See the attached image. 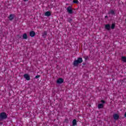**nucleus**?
<instances>
[{
	"instance_id": "nucleus-23",
	"label": "nucleus",
	"mask_w": 126,
	"mask_h": 126,
	"mask_svg": "<svg viewBox=\"0 0 126 126\" xmlns=\"http://www.w3.org/2000/svg\"><path fill=\"white\" fill-rule=\"evenodd\" d=\"M40 76H40V75H37L35 76V78L36 79H37L40 78Z\"/></svg>"
},
{
	"instance_id": "nucleus-9",
	"label": "nucleus",
	"mask_w": 126,
	"mask_h": 126,
	"mask_svg": "<svg viewBox=\"0 0 126 126\" xmlns=\"http://www.w3.org/2000/svg\"><path fill=\"white\" fill-rule=\"evenodd\" d=\"M108 14H111V15H116V12L114 10H110L108 13Z\"/></svg>"
},
{
	"instance_id": "nucleus-15",
	"label": "nucleus",
	"mask_w": 126,
	"mask_h": 126,
	"mask_svg": "<svg viewBox=\"0 0 126 126\" xmlns=\"http://www.w3.org/2000/svg\"><path fill=\"white\" fill-rule=\"evenodd\" d=\"M77 125V122L76 121V119H74L72 121V126H75Z\"/></svg>"
},
{
	"instance_id": "nucleus-22",
	"label": "nucleus",
	"mask_w": 126,
	"mask_h": 126,
	"mask_svg": "<svg viewBox=\"0 0 126 126\" xmlns=\"http://www.w3.org/2000/svg\"><path fill=\"white\" fill-rule=\"evenodd\" d=\"M68 122H69V121H68V119H65L64 120V123H66V124H68Z\"/></svg>"
},
{
	"instance_id": "nucleus-2",
	"label": "nucleus",
	"mask_w": 126,
	"mask_h": 126,
	"mask_svg": "<svg viewBox=\"0 0 126 126\" xmlns=\"http://www.w3.org/2000/svg\"><path fill=\"white\" fill-rule=\"evenodd\" d=\"M7 119V114L5 112H2L0 113V122H2L4 120Z\"/></svg>"
},
{
	"instance_id": "nucleus-14",
	"label": "nucleus",
	"mask_w": 126,
	"mask_h": 126,
	"mask_svg": "<svg viewBox=\"0 0 126 126\" xmlns=\"http://www.w3.org/2000/svg\"><path fill=\"white\" fill-rule=\"evenodd\" d=\"M28 36H27V33H25L23 34V39L24 40H27Z\"/></svg>"
},
{
	"instance_id": "nucleus-20",
	"label": "nucleus",
	"mask_w": 126,
	"mask_h": 126,
	"mask_svg": "<svg viewBox=\"0 0 126 126\" xmlns=\"http://www.w3.org/2000/svg\"><path fill=\"white\" fill-rule=\"evenodd\" d=\"M73 3H77V4L79 3V1H78V0H73Z\"/></svg>"
},
{
	"instance_id": "nucleus-29",
	"label": "nucleus",
	"mask_w": 126,
	"mask_h": 126,
	"mask_svg": "<svg viewBox=\"0 0 126 126\" xmlns=\"http://www.w3.org/2000/svg\"><path fill=\"white\" fill-rule=\"evenodd\" d=\"M24 1H28V0H24Z\"/></svg>"
},
{
	"instance_id": "nucleus-19",
	"label": "nucleus",
	"mask_w": 126,
	"mask_h": 126,
	"mask_svg": "<svg viewBox=\"0 0 126 126\" xmlns=\"http://www.w3.org/2000/svg\"><path fill=\"white\" fill-rule=\"evenodd\" d=\"M121 60L122 62H124V63H126V57H122L121 58Z\"/></svg>"
},
{
	"instance_id": "nucleus-24",
	"label": "nucleus",
	"mask_w": 126,
	"mask_h": 126,
	"mask_svg": "<svg viewBox=\"0 0 126 126\" xmlns=\"http://www.w3.org/2000/svg\"><path fill=\"white\" fill-rule=\"evenodd\" d=\"M101 103H102V104H105V103H106V101H105L103 100H101Z\"/></svg>"
},
{
	"instance_id": "nucleus-26",
	"label": "nucleus",
	"mask_w": 126,
	"mask_h": 126,
	"mask_svg": "<svg viewBox=\"0 0 126 126\" xmlns=\"http://www.w3.org/2000/svg\"><path fill=\"white\" fill-rule=\"evenodd\" d=\"M83 65H86V63H83Z\"/></svg>"
},
{
	"instance_id": "nucleus-10",
	"label": "nucleus",
	"mask_w": 126,
	"mask_h": 126,
	"mask_svg": "<svg viewBox=\"0 0 126 126\" xmlns=\"http://www.w3.org/2000/svg\"><path fill=\"white\" fill-rule=\"evenodd\" d=\"M35 35H36L35 32L32 31L30 32V36H31V37H35Z\"/></svg>"
},
{
	"instance_id": "nucleus-31",
	"label": "nucleus",
	"mask_w": 126,
	"mask_h": 126,
	"mask_svg": "<svg viewBox=\"0 0 126 126\" xmlns=\"http://www.w3.org/2000/svg\"><path fill=\"white\" fill-rule=\"evenodd\" d=\"M27 114H28V112H27Z\"/></svg>"
},
{
	"instance_id": "nucleus-3",
	"label": "nucleus",
	"mask_w": 126,
	"mask_h": 126,
	"mask_svg": "<svg viewBox=\"0 0 126 126\" xmlns=\"http://www.w3.org/2000/svg\"><path fill=\"white\" fill-rule=\"evenodd\" d=\"M67 12L69 13V14H72L73 13V10H72V8L71 6H69L67 8H66Z\"/></svg>"
},
{
	"instance_id": "nucleus-16",
	"label": "nucleus",
	"mask_w": 126,
	"mask_h": 126,
	"mask_svg": "<svg viewBox=\"0 0 126 126\" xmlns=\"http://www.w3.org/2000/svg\"><path fill=\"white\" fill-rule=\"evenodd\" d=\"M122 81H123L122 85H123L124 87H126V79H124Z\"/></svg>"
},
{
	"instance_id": "nucleus-21",
	"label": "nucleus",
	"mask_w": 126,
	"mask_h": 126,
	"mask_svg": "<svg viewBox=\"0 0 126 126\" xmlns=\"http://www.w3.org/2000/svg\"><path fill=\"white\" fill-rule=\"evenodd\" d=\"M84 58L85 59V62H86V61L88 60L89 59V57L87 56H84Z\"/></svg>"
},
{
	"instance_id": "nucleus-5",
	"label": "nucleus",
	"mask_w": 126,
	"mask_h": 126,
	"mask_svg": "<svg viewBox=\"0 0 126 126\" xmlns=\"http://www.w3.org/2000/svg\"><path fill=\"white\" fill-rule=\"evenodd\" d=\"M8 18L10 21H12L13 19H14V14H11L9 15V16L8 17Z\"/></svg>"
},
{
	"instance_id": "nucleus-8",
	"label": "nucleus",
	"mask_w": 126,
	"mask_h": 126,
	"mask_svg": "<svg viewBox=\"0 0 126 126\" xmlns=\"http://www.w3.org/2000/svg\"><path fill=\"white\" fill-rule=\"evenodd\" d=\"M24 78L26 79V80H30V76L28 74H25L24 75Z\"/></svg>"
},
{
	"instance_id": "nucleus-17",
	"label": "nucleus",
	"mask_w": 126,
	"mask_h": 126,
	"mask_svg": "<svg viewBox=\"0 0 126 126\" xmlns=\"http://www.w3.org/2000/svg\"><path fill=\"white\" fill-rule=\"evenodd\" d=\"M115 27H116V24H115L114 23L112 24L111 25V26L110 27V28L111 29H112V30H114V29H115Z\"/></svg>"
},
{
	"instance_id": "nucleus-27",
	"label": "nucleus",
	"mask_w": 126,
	"mask_h": 126,
	"mask_svg": "<svg viewBox=\"0 0 126 126\" xmlns=\"http://www.w3.org/2000/svg\"><path fill=\"white\" fill-rule=\"evenodd\" d=\"M124 117H125V118H126V112H125V113L124 114Z\"/></svg>"
},
{
	"instance_id": "nucleus-30",
	"label": "nucleus",
	"mask_w": 126,
	"mask_h": 126,
	"mask_svg": "<svg viewBox=\"0 0 126 126\" xmlns=\"http://www.w3.org/2000/svg\"><path fill=\"white\" fill-rule=\"evenodd\" d=\"M0 125H2V122H0Z\"/></svg>"
},
{
	"instance_id": "nucleus-1",
	"label": "nucleus",
	"mask_w": 126,
	"mask_h": 126,
	"mask_svg": "<svg viewBox=\"0 0 126 126\" xmlns=\"http://www.w3.org/2000/svg\"><path fill=\"white\" fill-rule=\"evenodd\" d=\"M83 62V60H82V58L79 57L77 58V60H75L73 63V65L74 66H78V64L79 63H82Z\"/></svg>"
},
{
	"instance_id": "nucleus-13",
	"label": "nucleus",
	"mask_w": 126,
	"mask_h": 126,
	"mask_svg": "<svg viewBox=\"0 0 126 126\" xmlns=\"http://www.w3.org/2000/svg\"><path fill=\"white\" fill-rule=\"evenodd\" d=\"M98 109H103L104 108V105L102 103H99L97 105Z\"/></svg>"
},
{
	"instance_id": "nucleus-12",
	"label": "nucleus",
	"mask_w": 126,
	"mask_h": 126,
	"mask_svg": "<svg viewBox=\"0 0 126 126\" xmlns=\"http://www.w3.org/2000/svg\"><path fill=\"white\" fill-rule=\"evenodd\" d=\"M42 34V37L43 38H46V37H47V35L48 34V32L46 31H44Z\"/></svg>"
},
{
	"instance_id": "nucleus-25",
	"label": "nucleus",
	"mask_w": 126,
	"mask_h": 126,
	"mask_svg": "<svg viewBox=\"0 0 126 126\" xmlns=\"http://www.w3.org/2000/svg\"><path fill=\"white\" fill-rule=\"evenodd\" d=\"M17 37L19 39H20V38H21V36L19 35V34L17 35Z\"/></svg>"
},
{
	"instance_id": "nucleus-4",
	"label": "nucleus",
	"mask_w": 126,
	"mask_h": 126,
	"mask_svg": "<svg viewBox=\"0 0 126 126\" xmlns=\"http://www.w3.org/2000/svg\"><path fill=\"white\" fill-rule=\"evenodd\" d=\"M64 80L62 78H59L56 81L57 84H62L63 83Z\"/></svg>"
},
{
	"instance_id": "nucleus-7",
	"label": "nucleus",
	"mask_w": 126,
	"mask_h": 126,
	"mask_svg": "<svg viewBox=\"0 0 126 126\" xmlns=\"http://www.w3.org/2000/svg\"><path fill=\"white\" fill-rule=\"evenodd\" d=\"M105 29L108 31H110L111 30V26L110 24L105 25Z\"/></svg>"
},
{
	"instance_id": "nucleus-11",
	"label": "nucleus",
	"mask_w": 126,
	"mask_h": 126,
	"mask_svg": "<svg viewBox=\"0 0 126 126\" xmlns=\"http://www.w3.org/2000/svg\"><path fill=\"white\" fill-rule=\"evenodd\" d=\"M44 15L45 16H47V17H49V16H51V15H52V14H51V12L47 11L45 13Z\"/></svg>"
},
{
	"instance_id": "nucleus-18",
	"label": "nucleus",
	"mask_w": 126,
	"mask_h": 126,
	"mask_svg": "<svg viewBox=\"0 0 126 126\" xmlns=\"http://www.w3.org/2000/svg\"><path fill=\"white\" fill-rule=\"evenodd\" d=\"M67 22H69V23H71V22H72V19L71 18H67Z\"/></svg>"
},
{
	"instance_id": "nucleus-6",
	"label": "nucleus",
	"mask_w": 126,
	"mask_h": 126,
	"mask_svg": "<svg viewBox=\"0 0 126 126\" xmlns=\"http://www.w3.org/2000/svg\"><path fill=\"white\" fill-rule=\"evenodd\" d=\"M113 119L114 120H115V121H117V120L120 119V116L118 114H114L113 115Z\"/></svg>"
},
{
	"instance_id": "nucleus-28",
	"label": "nucleus",
	"mask_w": 126,
	"mask_h": 126,
	"mask_svg": "<svg viewBox=\"0 0 126 126\" xmlns=\"http://www.w3.org/2000/svg\"><path fill=\"white\" fill-rule=\"evenodd\" d=\"M105 18H108V16H105Z\"/></svg>"
}]
</instances>
